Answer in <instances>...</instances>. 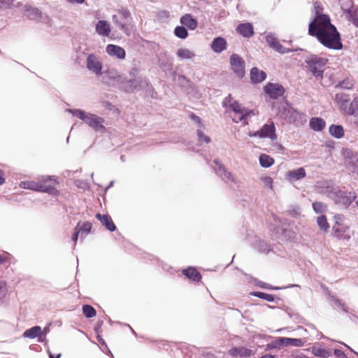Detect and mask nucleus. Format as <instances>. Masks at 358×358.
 <instances>
[{
    "mask_svg": "<svg viewBox=\"0 0 358 358\" xmlns=\"http://www.w3.org/2000/svg\"><path fill=\"white\" fill-rule=\"evenodd\" d=\"M321 8H317L314 20L309 24L308 34L315 37L324 47L339 50L343 48L340 33L331 24L329 15L322 14Z\"/></svg>",
    "mask_w": 358,
    "mask_h": 358,
    "instance_id": "1",
    "label": "nucleus"
},
{
    "mask_svg": "<svg viewBox=\"0 0 358 358\" xmlns=\"http://www.w3.org/2000/svg\"><path fill=\"white\" fill-rule=\"evenodd\" d=\"M328 59L317 55H312L306 60V67L315 77H323L324 66Z\"/></svg>",
    "mask_w": 358,
    "mask_h": 358,
    "instance_id": "2",
    "label": "nucleus"
},
{
    "mask_svg": "<svg viewBox=\"0 0 358 358\" xmlns=\"http://www.w3.org/2000/svg\"><path fill=\"white\" fill-rule=\"evenodd\" d=\"M38 192H46L52 195H58L59 191L56 189L58 182L54 176H43L38 178Z\"/></svg>",
    "mask_w": 358,
    "mask_h": 358,
    "instance_id": "3",
    "label": "nucleus"
},
{
    "mask_svg": "<svg viewBox=\"0 0 358 358\" xmlns=\"http://www.w3.org/2000/svg\"><path fill=\"white\" fill-rule=\"evenodd\" d=\"M342 155L347 167L352 173L358 174V152H353L348 148H345L343 150Z\"/></svg>",
    "mask_w": 358,
    "mask_h": 358,
    "instance_id": "4",
    "label": "nucleus"
},
{
    "mask_svg": "<svg viewBox=\"0 0 358 358\" xmlns=\"http://www.w3.org/2000/svg\"><path fill=\"white\" fill-rule=\"evenodd\" d=\"M250 136L259 138H268L271 140H275L277 138V135L275 133L274 123L271 122L269 124H264L259 130L255 131Z\"/></svg>",
    "mask_w": 358,
    "mask_h": 358,
    "instance_id": "5",
    "label": "nucleus"
},
{
    "mask_svg": "<svg viewBox=\"0 0 358 358\" xmlns=\"http://www.w3.org/2000/svg\"><path fill=\"white\" fill-rule=\"evenodd\" d=\"M130 18V13L127 9H122L118 10L117 15L113 16V20L114 23L118 26V27L125 32L127 35H129V30L126 26L127 20Z\"/></svg>",
    "mask_w": 358,
    "mask_h": 358,
    "instance_id": "6",
    "label": "nucleus"
},
{
    "mask_svg": "<svg viewBox=\"0 0 358 358\" xmlns=\"http://www.w3.org/2000/svg\"><path fill=\"white\" fill-rule=\"evenodd\" d=\"M356 198L354 192H347L338 190L334 193V200L336 203L348 206Z\"/></svg>",
    "mask_w": 358,
    "mask_h": 358,
    "instance_id": "7",
    "label": "nucleus"
},
{
    "mask_svg": "<svg viewBox=\"0 0 358 358\" xmlns=\"http://www.w3.org/2000/svg\"><path fill=\"white\" fill-rule=\"evenodd\" d=\"M230 64L232 70L238 76H243L245 73V62L238 55L233 54L230 57Z\"/></svg>",
    "mask_w": 358,
    "mask_h": 358,
    "instance_id": "8",
    "label": "nucleus"
},
{
    "mask_svg": "<svg viewBox=\"0 0 358 358\" xmlns=\"http://www.w3.org/2000/svg\"><path fill=\"white\" fill-rule=\"evenodd\" d=\"M264 91L271 99H278L284 94V87L278 83H268L264 87Z\"/></svg>",
    "mask_w": 358,
    "mask_h": 358,
    "instance_id": "9",
    "label": "nucleus"
},
{
    "mask_svg": "<svg viewBox=\"0 0 358 358\" xmlns=\"http://www.w3.org/2000/svg\"><path fill=\"white\" fill-rule=\"evenodd\" d=\"M256 113L252 110H248L241 112H231V117L234 122L242 123L243 125L248 124V118L252 115H255Z\"/></svg>",
    "mask_w": 358,
    "mask_h": 358,
    "instance_id": "10",
    "label": "nucleus"
},
{
    "mask_svg": "<svg viewBox=\"0 0 358 358\" xmlns=\"http://www.w3.org/2000/svg\"><path fill=\"white\" fill-rule=\"evenodd\" d=\"M228 354L234 357H240V358H248L253 355L255 352L244 346H238V347H232L229 350Z\"/></svg>",
    "mask_w": 358,
    "mask_h": 358,
    "instance_id": "11",
    "label": "nucleus"
},
{
    "mask_svg": "<svg viewBox=\"0 0 358 358\" xmlns=\"http://www.w3.org/2000/svg\"><path fill=\"white\" fill-rule=\"evenodd\" d=\"M87 68L96 75H101L102 73V64L97 59L94 54L88 55L87 59Z\"/></svg>",
    "mask_w": 358,
    "mask_h": 358,
    "instance_id": "12",
    "label": "nucleus"
},
{
    "mask_svg": "<svg viewBox=\"0 0 358 358\" xmlns=\"http://www.w3.org/2000/svg\"><path fill=\"white\" fill-rule=\"evenodd\" d=\"M334 236L338 239L349 241L351 238L352 232L348 226L333 227Z\"/></svg>",
    "mask_w": 358,
    "mask_h": 358,
    "instance_id": "13",
    "label": "nucleus"
},
{
    "mask_svg": "<svg viewBox=\"0 0 358 358\" xmlns=\"http://www.w3.org/2000/svg\"><path fill=\"white\" fill-rule=\"evenodd\" d=\"M84 122L96 131L104 129V127L102 124L103 119L96 116V115L88 114Z\"/></svg>",
    "mask_w": 358,
    "mask_h": 358,
    "instance_id": "14",
    "label": "nucleus"
},
{
    "mask_svg": "<svg viewBox=\"0 0 358 358\" xmlns=\"http://www.w3.org/2000/svg\"><path fill=\"white\" fill-rule=\"evenodd\" d=\"M106 50L109 55L116 57L120 59H124L126 57V52L124 48L116 45H108L106 46Z\"/></svg>",
    "mask_w": 358,
    "mask_h": 358,
    "instance_id": "15",
    "label": "nucleus"
},
{
    "mask_svg": "<svg viewBox=\"0 0 358 358\" xmlns=\"http://www.w3.org/2000/svg\"><path fill=\"white\" fill-rule=\"evenodd\" d=\"M236 31L241 36L245 38L252 37L255 32L253 26L250 22L242 23L237 26Z\"/></svg>",
    "mask_w": 358,
    "mask_h": 358,
    "instance_id": "16",
    "label": "nucleus"
},
{
    "mask_svg": "<svg viewBox=\"0 0 358 358\" xmlns=\"http://www.w3.org/2000/svg\"><path fill=\"white\" fill-rule=\"evenodd\" d=\"M96 218L98 219L108 231H114L116 230V226L110 215L96 213Z\"/></svg>",
    "mask_w": 358,
    "mask_h": 358,
    "instance_id": "17",
    "label": "nucleus"
},
{
    "mask_svg": "<svg viewBox=\"0 0 358 358\" xmlns=\"http://www.w3.org/2000/svg\"><path fill=\"white\" fill-rule=\"evenodd\" d=\"M266 41L270 47L273 48L275 51L281 54H285L290 52V50L283 47L278 40L273 36H268Z\"/></svg>",
    "mask_w": 358,
    "mask_h": 358,
    "instance_id": "18",
    "label": "nucleus"
},
{
    "mask_svg": "<svg viewBox=\"0 0 358 358\" xmlns=\"http://www.w3.org/2000/svg\"><path fill=\"white\" fill-rule=\"evenodd\" d=\"M96 31L100 36H108L110 34V26L106 20H99L96 24Z\"/></svg>",
    "mask_w": 358,
    "mask_h": 358,
    "instance_id": "19",
    "label": "nucleus"
},
{
    "mask_svg": "<svg viewBox=\"0 0 358 358\" xmlns=\"http://www.w3.org/2000/svg\"><path fill=\"white\" fill-rule=\"evenodd\" d=\"M335 101L339 106L341 110L345 113V108H348L350 103L349 95L345 93H338L336 95Z\"/></svg>",
    "mask_w": 358,
    "mask_h": 358,
    "instance_id": "20",
    "label": "nucleus"
},
{
    "mask_svg": "<svg viewBox=\"0 0 358 358\" xmlns=\"http://www.w3.org/2000/svg\"><path fill=\"white\" fill-rule=\"evenodd\" d=\"M180 23L191 30H194L197 26V20L192 17L190 14L182 15L180 20Z\"/></svg>",
    "mask_w": 358,
    "mask_h": 358,
    "instance_id": "21",
    "label": "nucleus"
},
{
    "mask_svg": "<svg viewBox=\"0 0 358 358\" xmlns=\"http://www.w3.org/2000/svg\"><path fill=\"white\" fill-rule=\"evenodd\" d=\"M211 48L215 52L220 53L227 48V41L222 37H217L212 42Z\"/></svg>",
    "mask_w": 358,
    "mask_h": 358,
    "instance_id": "22",
    "label": "nucleus"
},
{
    "mask_svg": "<svg viewBox=\"0 0 358 358\" xmlns=\"http://www.w3.org/2000/svg\"><path fill=\"white\" fill-rule=\"evenodd\" d=\"M266 78V74L263 71L254 67L250 70V79L254 83H259L264 81Z\"/></svg>",
    "mask_w": 358,
    "mask_h": 358,
    "instance_id": "23",
    "label": "nucleus"
},
{
    "mask_svg": "<svg viewBox=\"0 0 358 358\" xmlns=\"http://www.w3.org/2000/svg\"><path fill=\"white\" fill-rule=\"evenodd\" d=\"M182 273L189 280L194 282H199L201 280V273L193 267H189L182 271Z\"/></svg>",
    "mask_w": 358,
    "mask_h": 358,
    "instance_id": "24",
    "label": "nucleus"
},
{
    "mask_svg": "<svg viewBox=\"0 0 358 358\" xmlns=\"http://www.w3.org/2000/svg\"><path fill=\"white\" fill-rule=\"evenodd\" d=\"M325 125V121L320 117H313L310 120V127L314 131H322Z\"/></svg>",
    "mask_w": 358,
    "mask_h": 358,
    "instance_id": "25",
    "label": "nucleus"
},
{
    "mask_svg": "<svg viewBox=\"0 0 358 358\" xmlns=\"http://www.w3.org/2000/svg\"><path fill=\"white\" fill-rule=\"evenodd\" d=\"M288 178L290 180H298L306 176L305 169L302 167L290 171L287 173Z\"/></svg>",
    "mask_w": 358,
    "mask_h": 358,
    "instance_id": "26",
    "label": "nucleus"
},
{
    "mask_svg": "<svg viewBox=\"0 0 358 358\" xmlns=\"http://www.w3.org/2000/svg\"><path fill=\"white\" fill-rule=\"evenodd\" d=\"M41 334H42V330H41V327L35 326L34 327L27 329L24 332L23 336L25 338H35L36 337L40 336L41 335Z\"/></svg>",
    "mask_w": 358,
    "mask_h": 358,
    "instance_id": "27",
    "label": "nucleus"
},
{
    "mask_svg": "<svg viewBox=\"0 0 358 358\" xmlns=\"http://www.w3.org/2000/svg\"><path fill=\"white\" fill-rule=\"evenodd\" d=\"M329 131L336 138H341L344 136V129L341 125L332 124L329 127Z\"/></svg>",
    "mask_w": 358,
    "mask_h": 358,
    "instance_id": "28",
    "label": "nucleus"
},
{
    "mask_svg": "<svg viewBox=\"0 0 358 358\" xmlns=\"http://www.w3.org/2000/svg\"><path fill=\"white\" fill-rule=\"evenodd\" d=\"M229 104V106L231 109V112H241L248 110L249 109H246L243 108L238 102L232 100L230 97L225 99V104Z\"/></svg>",
    "mask_w": 358,
    "mask_h": 358,
    "instance_id": "29",
    "label": "nucleus"
},
{
    "mask_svg": "<svg viewBox=\"0 0 358 358\" xmlns=\"http://www.w3.org/2000/svg\"><path fill=\"white\" fill-rule=\"evenodd\" d=\"M20 187L23 189L38 192V178L34 180L22 181L20 182Z\"/></svg>",
    "mask_w": 358,
    "mask_h": 358,
    "instance_id": "30",
    "label": "nucleus"
},
{
    "mask_svg": "<svg viewBox=\"0 0 358 358\" xmlns=\"http://www.w3.org/2000/svg\"><path fill=\"white\" fill-rule=\"evenodd\" d=\"M312 352L315 356L322 358H327L331 355L328 350L321 347H313Z\"/></svg>",
    "mask_w": 358,
    "mask_h": 358,
    "instance_id": "31",
    "label": "nucleus"
},
{
    "mask_svg": "<svg viewBox=\"0 0 358 358\" xmlns=\"http://www.w3.org/2000/svg\"><path fill=\"white\" fill-rule=\"evenodd\" d=\"M259 164L262 167L268 168L274 164V159L268 155L262 154L259 157Z\"/></svg>",
    "mask_w": 358,
    "mask_h": 358,
    "instance_id": "32",
    "label": "nucleus"
},
{
    "mask_svg": "<svg viewBox=\"0 0 358 358\" xmlns=\"http://www.w3.org/2000/svg\"><path fill=\"white\" fill-rule=\"evenodd\" d=\"M317 223L320 229L324 232L327 231L329 229V224L325 215H322L317 217Z\"/></svg>",
    "mask_w": 358,
    "mask_h": 358,
    "instance_id": "33",
    "label": "nucleus"
},
{
    "mask_svg": "<svg viewBox=\"0 0 358 358\" xmlns=\"http://www.w3.org/2000/svg\"><path fill=\"white\" fill-rule=\"evenodd\" d=\"M177 56L182 59H188L194 57V53L188 49L180 48L177 51Z\"/></svg>",
    "mask_w": 358,
    "mask_h": 358,
    "instance_id": "34",
    "label": "nucleus"
},
{
    "mask_svg": "<svg viewBox=\"0 0 358 358\" xmlns=\"http://www.w3.org/2000/svg\"><path fill=\"white\" fill-rule=\"evenodd\" d=\"M83 313L87 318H92L96 316V310L90 305H83L82 307Z\"/></svg>",
    "mask_w": 358,
    "mask_h": 358,
    "instance_id": "35",
    "label": "nucleus"
},
{
    "mask_svg": "<svg viewBox=\"0 0 358 358\" xmlns=\"http://www.w3.org/2000/svg\"><path fill=\"white\" fill-rule=\"evenodd\" d=\"M358 110V98L354 99L350 101L348 108H345V114L352 115L355 114Z\"/></svg>",
    "mask_w": 358,
    "mask_h": 358,
    "instance_id": "36",
    "label": "nucleus"
},
{
    "mask_svg": "<svg viewBox=\"0 0 358 358\" xmlns=\"http://www.w3.org/2000/svg\"><path fill=\"white\" fill-rule=\"evenodd\" d=\"M175 35L182 39H185L188 36V32L186 28L183 26H178L174 29Z\"/></svg>",
    "mask_w": 358,
    "mask_h": 358,
    "instance_id": "37",
    "label": "nucleus"
},
{
    "mask_svg": "<svg viewBox=\"0 0 358 358\" xmlns=\"http://www.w3.org/2000/svg\"><path fill=\"white\" fill-rule=\"evenodd\" d=\"M76 229H77L78 231H80V233H85L87 234L92 229V224L90 222H85L80 225V223L79 222Z\"/></svg>",
    "mask_w": 358,
    "mask_h": 358,
    "instance_id": "38",
    "label": "nucleus"
},
{
    "mask_svg": "<svg viewBox=\"0 0 358 358\" xmlns=\"http://www.w3.org/2000/svg\"><path fill=\"white\" fill-rule=\"evenodd\" d=\"M252 295L257 296L259 299H262L269 302H272L274 301L275 298L273 294L262 292H255L251 294Z\"/></svg>",
    "mask_w": 358,
    "mask_h": 358,
    "instance_id": "39",
    "label": "nucleus"
},
{
    "mask_svg": "<svg viewBox=\"0 0 358 358\" xmlns=\"http://www.w3.org/2000/svg\"><path fill=\"white\" fill-rule=\"evenodd\" d=\"M285 346L292 345L296 347H301L303 345L304 342L299 338H290L285 337Z\"/></svg>",
    "mask_w": 358,
    "mask_h": 358,
    "instance_id": "40",
    "label": "nucleus"
},
{
    "mask_svg": "<svg viewBox=\"0 0 358 358\" xmlns=\"http://www.w3.org/2000/svg\"><path fill=\"white\" fill-rule=\"evenodd\" d=\"M313 208L316 213H322L327 210V206L322 203L316 201L313 203Z\"/></svg>",
    "mask_w": 358,
    "mask_h": 358,
    "instance_id": "41",
    "label": "nucleus"
},
{
    "mask_svg": "<svg viewBox=\"0 0 358 358\" xmlns=\"http://www.w3.org/2000/svg\"><path fill=\"white\" fill-rule=\"evenodd\" d=\"M285 346V337H279L269 344L271 348H282Z\"/></svg>",
    "mask_w": 358,
    "mask_h": 358,
    "instance_id": "42",
    "label": "nucleus"
},
{
    "mask_svg": "<svg viewBox=\"0 0 358 358\" xmlns=\"http://www.w3.org/2000/svg\"><path fill=\"white\" fill-rule=\"evenodd\" d=\"M8 293L7 283L0 280V300L4 299Z\"/></svg>",
    "mask_w": 358,
    "mask_h": 358,
    "instance_id": "43",
    "label": "nucleus"
},
{
    "mask_svg": "<svg viewBox=\"0 0 358 358\" xmlns=\"http://www.w3.org/2000/svg\"><path fill=\"white\" fill-rule=\"evenodd\" d=\"M71 113L74 116L78 117V118H80V120H82L83 121L85 120L87 115H88L87 113H85L83 110H79V109L73 110L71 111Z\"/></svg>",
    "mask_w": 358,
    "mask_h": 358,
    "instance_id": "44",
    "label": "nucleus"
},
{
    "mask_svg": "<svg viewBox=\"0 0 358 358\" xmlns=\"http://www.w3.org/2000/svg\"><path fill=\"white\" fill-rule=\"evenodd\" d=\"M266 187L273 189V179L270 176H264L261 178Z\"/></svg>",
    "mask_w": 358,
    "mask_h": 358,
    "instance_id": "45",
    "label": "nucleus"
},
{
    "mask_svg": "<svg viewBox=\"0 0 358 358\" xmlns=\"http://www.w3.org/2000/svg\"><path fill=\"white\" fill-rule=\"evenodd\" d=\"M12 256L8 253H4L3 255H0V264H3L5 263H9Z\"/></svg>",
    "mask_w": 358,
    "mask_h": 358,
    "instance_id": "46",
    "label": "nucleus"
},
{
    "mask_svg": "<svg viewBox=\"0 0 358 358\" xmlns=\"http://www.w3.org/2000/svg\"><path fill=\"white\" fill-rule=\"evenodd\" d=\"M334 219L335 220L334 226H336V227L342 226L341 222H343V220L344 219V216L343 215L336 214L334 215Z\"/></svg>",
    "mask_w": 358,
    "mask_h": 358,
    "instance_id": "47",
    "label": "nucleus"
},
{
    "mask_svg": "<svg viewBox=\"0 0 358 358\" xmlns=\"http://www.w3.org/2000/svg\"><path fill=\"white\" fill-rule=\"evenodd\" d=\"M197 134L201 141H204L207 143H208L210 141V138L205 136L204 134L201 130H198Z\"/></svg>",
    "mask_w": 358,
    "mask_h": 358,
    "instance_id": "48",
    "label": "nucleus"
},
{
    "mask_svg": "<svg viewBox=\"0 0 358 358\" xmlns=\"http://www.w3.org/2000/svg\"><path fill=\"white\" fill-rule=\"evenodd\" d=\"M79 234H80V231H78L77 229L75 228V232L72 236V240L75 244L78 241Z\"/></svg>",
    "mask_w": 358,
    "mask_h": 358,
    "instance_id": "49",
    "label": "nucleus"
},
{
    "mask_svg": "<svg viewBox=\"0 0 358 358\" xmlns=\"http://www.w3.org/2000/svg\"><path fill=\"white\" fill-rule=\"evenodd\" d=\"M190 117L192 120L196 122L197 123H199V124L201 123V118L199 116L196 115L195 114L192 113L190 115Z\"/></svg>",
    "mask_w": 358,
    "mask_h": 358,
    "instance_id": "50",
    "label": "nucleus"
},
{
    "mask_svg": "<svg viewBox=\"0 0 358 358\" xmlns=\"http://www.w3.org/2000/svg\"><path fill=\"white\" fill-rule=\"evenodd\" d=\"M5 182L4 172L0 170V185H3Z\"/></svg>",
    "mask_w": 358,
    "mask_h": 358,
    "instance_id": "51",
    "label": "nucleus"
},
{
    "mask_svg": "<svg viewBox=\"0 0 358 358\" xmlns=\"http://www.w3.org/2000/svg\"><path fill=\"white\" fill-rule=\"evenodd\" d=\"M66 1L71 3H83L85 2V0H66Z\"/></svg>",
    "mask_w": 358,
    "mask_h": 358,
    "instance_id": "52",
    "label": "nucleus"
},
{
    "mask_svg": "<svg viewBox=\"0 0 358 358\" xmlns=\"http://www.w3.org/2000/svg\"><path fill=\"white\" fill-rule=\"evenodd\" d=\"M49 356H50V358H59L61 355L59 354L56 357H55V355L52 353L49 352Z\"/></svg>",
    "mask_w": 358,
    "mask_h": 358,
    "instance_id": "53",
    "label": "nucleus"
},
{
    "mask_svg": "<svg viewBox=\"0 0 358 358\" xmlns=\"http://www.w3.org/2000/svg\"><path fill=\"white\" fill-rule=\"evenodd\" d=\"M334 354L336 355V356H340L341 355H343V353L341 352V350H334Z\"/></svg>",
    "mask_w": 358,
    "mask_h": 358,
    "instance_id": "54",
    "label": "nucleus"
},
{
    "mask_svg": "<svg viewBox=\"0 0 358 358\" xmlns=\"http://www.w3.org/2000/svg\"><path fill=\"white\" fill-rule=\"evenodd\" d=\"M352 22L355 25L358 26V18L353 19Z\"/></svg>",
    "mask_w": 358,
    "mask_h": 358,
    "instance_id": "55",
    "label": "nucleus"
},
{
    "mask_svg": "<svg viewBox=\"0 0 358 358\" xmlns=\"http://www.w3.org/2000/svg\"><path fill=\"white\" fill-rule=\"evenodd\" d=\"M345 88L350 89L352 87V85H350V86H345Z\"/></svg>",
    "mask_w": 358,
    "mask_h": 358,
    "instance_id": "56",
    "label": "nucleus"
},
{
    "mask_svg": "<svg viewBox=\"0 0 358 358\" xmlns=\"http://www.w3.org/2000/svg\"><path fill=\"white\" fill-rule=\"evenodd\" d=\"M357 204H358V202H357Z\"/></svg>",
    "mask_w": 358,
    "mask_h": 358,
    "instance_id": "57",
    "label": "nucleus"
},
{
    "mask_svg": "<svg viewBox=\"0 0 358 358\" xmlns=\"http://www.w3.org/2000/svg\"><path fill=\"white\" fill-rule=\"evenodd\" d=\"M357 204H358V202H357Z\"/></svg>",
    "mask_w": 358,
    "mask_h": 358,
    "instance_id": "58",
    "label": "nucleus"
}]
</instances>
